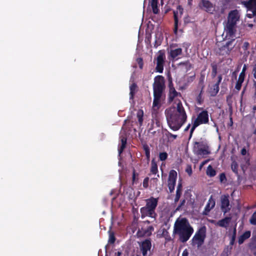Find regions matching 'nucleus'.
Listing matches in <instances>:
<instances>
[{"label": "nucleus", "instance_id": "36", "mask_svg": "<svg viewBox=\"0 0 256 256\" xmlns=\"http://www.w3.org/2000/svg\"><path fill=\"white\" fill-rule=\"evenodd\" d=\"M168 157V154L166 152H162L159 154V160L161 161L166 160Z\"/></svg>", "mask_w": 256, "mask_h": 256}, {"label": "nucleus", "instance_id": "27", "mask_svg": "<svg viewBox=\"0 0 256 256\" xmlns=\"http://www.w3.org/2000/svg\"><path fill=\"white\" fill-rule=\"evenodd\" d=\"M130 99H133L138 90L137 84L135 82L132 83L130 86Z\"/></svg>", "mask_w": 256, "mask_h": 256}, {"label": "nucleus", "instance_id": "4", "mask_svg": "<svg viewBox=\"0 0 256 256\" xmlns=\"http://www.w3.org/2000/svg\"><path fill=\"white\" fill-rule=\"evenodd\" d=\"M239 11L236 9L230 10L228 16L227 22L224 30L226 36L234 38L236 32V24L240 19Z\"/></svg>", "mask_w": 256, "mask_h": 256}, {"label": "nucleus", "instance_id": "49", "mask_svg": "<svg viewBox=\"0 0 256 256\" xmlns=\"http://www.w3.org/2000/svg\"><path fill=\"white\" fill-rule=\"evenodd\" d=\"M186 172L190 176L192 173V168L190 165H188L186 169Z\"/></svg>", "mask_w": 256, "mask_h": 256}, {"label": "nucleus", "instance_id": "23", "mask_svg": "<svg viewBox=\"0 0 256 256\" xmlns=\"http://www.w3.org/2000/svg\"><path fill=\"white\" fill-rule=\"evenodd\" d=\"M208 146L207 142L204 140H200L198 142H194L193 152L196 150L200 148H204Z\"/></svg>", "mask_w": 256, "mask_h": 256}, {"label": "nucleus", "instance_id": "7", "mask_svg": "<svg viewBox=\"0 0 256 256\" xmlns=\"http://www.w3.org/2000/svg\"><path fill=\"white\" fill-rule=\"evenodd\" d=\"M166 60V54L164 50L158 51L157 56L154 58V62H156L155 70L159 73H162Z\"/></svg>", "mask_w": 256, "mask_h": 256}, {"label": "nucleus", "instance_id": "41", "mask_svg": "<svg viewBox=\"0 0 256 256\" xmlns=\"http://www.w3.org/2000/svg\"><path fill=\"white\" fill-rule=\"evenodd\" d=\"M116 238L114 232H112L110 234L108 242L110 244H112L115 242Z\"/></svg>", "mask_w": 256, "mask_h": 256}, {"label": "nucleus", "instance_id": "54", "mask_svg": "<svg viewBox=\"0 0 256 256\" xmlns=\"http://www.w3.org/2000/svg\"><path fill=\"white\" fill-rule=\"evenodd\" d=\"M252 72L254 78L256 79V63L253 66Z\"/></svg>", "mask_w": 256, "mask_h": 256}, {"label": "nucleus", "instance_id": "34", "mask_svg": "<svg viewBox=\"0 0 256 256\" xmlns=\"http://www.w3.org/2000/svg\"><path fill=\"white\" fill-rule=\"evenodd\" d=\"M150 172L152 174H156L158 172V165L156 162H154V160H152Z\"/></svg>", "mask_w": 256, "mask_h": 256}, {"label": "nucleus", "instance_id": "33", "mask_svg": "<svg viewBox=\"0 0 256 256\" xmlns=\"http://www.w3.org/2000/svg\"><path fill=\"white\" fill-rule=\"evenodd\" d=\"M143 116L144 112L142 110H138L137 112L136 116L138 118V122L140 125L141 126L143 123Z\"/></svg>", "mask_w": 256, "mask_h": 256}, {"label": "nucleus", "instance_id": "17", "mask_svg": "<svg viewBox=\"0 0 256 256\" xmlns=\"http://www.w3.org/2000/svg\"><path fill=\"white\" fill-rule=\"evenodd\" d=\"M194 154L197 156H206L210 154L209 146H204V148H200L194 152Z\"/></svg>", "mask_w": 256, "mask_h": 256}, {"label": "nucleus", "instance_id": "12", "mask_svg": "<svg viewBox=\"0 0 256 256\" xmlns=\"http://www.w3.org/2000/svg\"><path fill=\"white\" fill-rule=\"evenodd\" d=\"M200 6L201 9L210 14H212L214 11L213 4L208 0H202Z\"/></svg>", "mask_w": 256, "mask_h": 256}, {"label": "nucleus", "instance_id": "30", "mask_svg": "<svg viewBox=\"0 0 256 256\" xmlns=\"http://www.w3.org/2000/svg\"><path fill=\"white\" fill-rule=\"evenodd\" d=\"M232 38V39L228 41L225 44L228 49L230 50V52H231L236 46V43H234L235 39L234 38Z\"/></svg>", "mask_w": 256, "mask_h": 256}, {"label": "nucleus", "instance_id": "22", "mask_svg": "<svg viewBox=\"0 0 256 256\" xmlns=\"http://www.w3.org/2000/svg\"><path fill=\"white\" fill-rule=\"evenodd\" d=\"M178 94H180V92H176L175 88H172L169 90L168 94V100L169 102H172L174 98H176Z\"/></svg>", "mask_w": 256, "mask_h": 256}, {"label": "nucleus", "instance_id": "26", "mask_svg": "<svg viewBox=\"0 0 256 256\" xmlns=\"http://www.w3.org/2000/svg\"><path fill=\"white\" fill-rule=\"evenodd\" d=\"M142 148L145 152L146 160L149 162L150 160V148L146 142L142 144Z\"/></svg>", "mask_w": 256, "mask_h": 256}, {"label": "nucleus", "instance_id": "29", "mask_svg": "<svg viewBox=\"0 0 256 256\" xmlns=\"http://www.w3.org/2000/svg\"><path fill=\"white\" fill-rule=\"evenodd\" d=\"M158 0H150V3L152 9V12L154 14H158L159 10L158 7Z\"/></svg>", "mask_w": 256, "mask_h": 256}, {"label": "nucleus", "instance_id": "59", "mask_svg": "<svg viewBox=\"0 0 256 256\" xmlns=\"http://www.w3.org/2000/svg\"><path fill=\"white\" fill-rule=\"evenodd\" d=\"M190 62H189L188 60V61H186V62H181L179 64V65H184V66H187L188 64H189Z\"/></svg>", "mask_w": 256, "mask_h": 256}, {"label": "nucleus", "instance_id": "61", "mask_svg": "<svg viewBox=\"0 0 256 256\" xmlns=\"http://www.w3.org/2000/svg\"><path fill=\"white\" fill-rule=\"evenodd\" d=\"M204 75H201L200 78V83H203L204 80Z\"/></svg>", "mask_w": 256, "mask_h": 256}, {"label": "nucleus", "instance_id": "57", "mask_svg": "<svg viewBox=\"0 0 256 256\" xmlns=\"http://www.w3.org/2000/svg\"><path fill=\"white\" fill-rule=\"evenodd\" d=\"M240 154L242 155V156H245L246 155V154H247V150H246V148H243L242 150H241V152H240Z\"/></svg>", "mask_w": 256, "mask_h": 256}, {"label": "nucleus", "instance_id": "9", "mask_svg": "<svg viewBox=\"0 0 256 256\" xmlns=\"http://www.w3.org/2000/svg\"><path fill=\"white\" fill-rule=\"evenodd\" d=\"M177 178V172L174 170H171L169 173L168 186L170 193L174 192Z\"/></svg>", "mask_w": 256, "mask_h": 256}, {"label": "nucleus", "instance_id": "28", "mask_svg": "<svg viewBox=\"0 0 256 256\" xmlns=\"http://www.w3.org/2000/svg\"><path fill=\"white\" fill-rule=\"evenodd\" d=\"M244 4L246 8L256 9V0H248L244 2Z\"/></svg>", "mask_w": 256, "mask_h": 256}, {"label": "nucleus", "instance_id": "16", "mask_svg": "<svg viewBox=\"0 0 256 256\" xmlns=\"http://www.w3.org/2000/svg\"><path fill=\"white\" fill-rule=\"evenodd\" d=\"M216 202L212 196H211L208 200L207 204H206L204 210V214H208V213L212 210L215 206Z\"/></svg>", "mask_w": 256, "mask_h": 256}, {"label": "nucleus", "instance_id": "31", "mask_svg": "<svg viewBox=\"0 0 256 256\" xmlns=\"http://www.w3.org/2000/svg\"><path fill=\"white\" fill-rule=\"evenodd\" d=\"M206 173L210 177H213L216 175V171L211 165L208 166Z\"/></svg>", "mask_w": 256, "mask_h": 256}, {"label": "nucleus", "instance_id": "8", "mask_svg": "<svg viewBox=\"0 0 256 256\" xmlns=\"http://www.w3.org/2000/svg\"><path fill=\"white\" fill-rule=\"evenodd\" d=\"M139 247L142 256L148 255V252L152 248V240L150 238H146L139 242Z\"/></svg>", "mask_w": 256, "mask_h": 256}, {"label": "nucleus", "instance_id": "43", "mask_svg": "<svg viewBox=\"0 0 256 256\" xmlns=\"http://www.w3.org/2000/svg\"><path fill=\"white\" fill-rule=\"evenodd\" d=\"M136 61L138 65L139 68L142 70L144 66L143 59L142 58H136Z\"/></svg>", "mask_w": 256, "mask_h": 256}, {"label": "nucleus", "instance_id": "21", "mask_svg": "<svg viewBox=\"0 0 256 256\" xmlns=\"http://www.w3.org/2000/svg\"><path fill=\"white\" fill-rule=\"evenodd\" d=\"M216 53L219 56H228L230 52V50L228 49L227 47L226 46V45H224L222 46L220 48H218L216 50Z\"/></svg>", "mask_w": 256, "mask_h": 256}, {"label": "nucleus", "instance_id": "63", "mask_svg": "<svg viewBox=\"0 0 256 256\" xmlns=\"http://www.w3.org/2000/svg\"><path fill=\"white\" fill-rule=\"evenodd\" d=\"M244 160H246V164L248 165L250 164V158H247V157H246L244 158Z\"/></svg>", "mask_w": 256, "mask_h": 256}, {"label": "nucleus", "instance_id": "10", "mask_svg": "<svg viewBox=\"0 0 256 256\" xmlns=\"http://www.w3.org/2000/svg\"><path fill=\"white\" fill-rule=\"evenodd\" d=\"M229 197L228 194H224L221 196L220 198V208L224 214L228 212L230 210Z\"/></svg>", "mask_w": 256, "mask_h": 256}, {"label": "nucleus", "instance_id": "58", "mask_svg": "<svg viewBox=\"0 0 256 256\" xmlns=\"http://www.w3.org/2000/svg\"><path fill=\"white\" fill-rule=\"evenodd\" d=\"M189 253L187 249H185L182 253V256H188Z\"/></svg>", "mask_w": 256, "mask_h": 256}, {"label": "nucleus", "instance_id": "64", "mask_svg": "<svg viewBox=\"0 0 256 256\" xmlns=\"http://www.w3.org/2000/svg\"><path fill=\"white\" fill-rule=\"evenodd\" d=\"M246 70V64H244V67L242 68V71L241 72H243L244 74H245Z\"/></svg>", "mask_w": 256, "mask_h": 256}, {"label": "nucleus", "instance_id": "56", "mask_svg": "<svg viewBox=\"0 0 256 256\" xmlns=\"http://www.w3.org/2000/svg\"><path fill=\"white\" fill-rule=\"evenodd\" d=\"M222 74H220L218 76V82L216 83V84H218V85H220V84L221 82H222Z\"/></svg>", "mask_w": 256, "mask_h": 256}, {"label": "nucleus", "instance_id": "13", "mask_svg": "<svg viewBox=\"0 0 256 256\" xmlns=\"http://www.w3.org/2000/svg\"><path fill=\"white\" fill-rule=\"evenodd\" d=\"M184 9L182 7L178 5L176 8V10L174 11V32L175 34L177 33L178 28V14L180 13V15H182L183 13Z\"/></svg>", "mask_w": 256, "mask_h": 256}, {"label": "nucleus", "instance_id": "2", "mask_svg": "<svg viewBox=\"0 0 256 256\" xmlns=\"http://www.w3.org/2000/svg\"><path fill=\"white\" fill-rule=\"evenodd\" d=\"M194 228L188 220L185 218H178L176 220L173 232L179 236V240L182 242H186L194 232Z\"/></svg>", "mask_w": 256, "mask_h": 256}, {"label": "nucleus", "instance_id": "6", "mask_svg": "<svg viewBox=\"0 0 256 256\" xmlns=\"http://www.w3.org/2000/svg\"><path fill=\"white\" fill-rule=\"evenodd\" d=\"M209 122L208 113L206 110H202L200 112L196 118L190 130L189 139L191 138L196 128L202 124H207Z\"/></svg>", "mask_w": 256, "mask_h": 256}, {"label": "nucleus", "instance_id": "24", "mask_svg": "<svg viewBox=\"0 0 256 256\" xmlns=\"http://www.w3.org/2000/svg\"><path fill=\"white\" fill-rule=\"evenodd\" d=\"M120 138L121 142V146L118 150L120 154L123 152L124 149L126 148L127 142V138L124 136H120Z\"/></svg>", "mask_w": 256, "mask_h": 256}, {"label": "nucleus", "instance_id": "47", "mask_svg": "<svg viewBox=\"0 0 256 256\" xmlns=\"http://www.w3.org/2000/svg\"><path fill=\"white\" fill-rule=\"evenodd\" d=\"M236 229L234 228V234L232 237V238L230 241V244L231 245H233L234 244L235 239H236Z\"/></svg>", "mask_w": 256, "mask_h": 256}, {"label": "nucleus", "instance_id": "42", "mask_svg": "<svg viewBox=\"0 0 256 256\" xmlns=\"http://www.w3.org/2000/svg\"><path fill=\"white\" fill-rule=\"evenodd\" d=\"M166 135L168 138L170 140H173L176 139L178 137L177 135L174 134L169 132H168Z\"/></svg>", "mask_w": 256, "mask_h": 256}, {"label": "nucleus", "instance_id": "35", "mask_svg": "<svg viewBox=\"0 0 256 256\" xmlns=\"http://www.w3.org/2000/svg\"><path fill=\"white\" fill-rule=\"evenodd\" d=\"M238 165L237 162L235 160L232 161L231 164V168L232 172L236 175H238Z\"/></svg>", "mask_w": 256, "mask_h": 256}, {"label": "nucleus", "instance_id": "15", "mask_svg": "<svg viewBox=\"0 0 256 256\" xmlns=\"http://www.w3.org/2000/svg\"><path fill=\"white\" fill-rule=\"evenodd\" d=\"M146 206L148 208L151 209L153 211H156V209L158 204V198H155L153 196L150 197L149 198L146 199Z\"/></svg>", "mask_w": 256, "mask_h": 256}, {"label": "nucleus", "instance_id": "14", "mask_svg": "<svg viewBox=\"0 0 256 256\" xmlns=\"http://www.w3.org/2000/svg\"><path fill=\"white\" fill-rule=\"evenodd\" d=\"M153 230L154 228L152 226H149L146 228H142L138 230L136 236L139 238L150 236L152 235Z\"/></svg>", "mask_w": 256, "mask_h": 256}, {"label": "nucleus", "instance_id": "32", "mask_svg": "<svg viewBox=\"0 0 256 256\" xmlns=\"http://www.w3.org/2000/svg\"><path fill=\"white\" fill-rule=\"evenodd\" d=\"M220 88L218 84H215L210 91V96H216L219 92Z\"/></svg>", "mask_w": 256, "mask_h": 256}, {"label": "nucleus", "instance_id": "40", "mask_svg": "<svg viewBox=\"0 0 256 256\" xmlns=\"http://www.w3.org/2000/svg\"><path fill=\"white\" fill-rule=\"evenodd\" d=\"M211 66H212V76L213 77H214L216 76V74H217V65L216 64H211Z\"/></svg>", "mask_w": 256, "mask_h": 256}, {"label": "nucleus", "instance_id": "45", "mask_svg": "<svg viewBox=\"0 0 256 256\" xmlns=\"http://www.w3.org/2000/svg\"><path fill=\"white\" fill-rule=\"evenodd\" d=\"M162 41V38H157V37L156 36V40L154 42V46L155 48H157L158 46H160L161 44Z\"/></svg>", "mask_w": 256, "mask_h": 256}, {"label": "nucleus", "instance_id": "18", "mask_svg": "<svg viewBox=\"0 0 256 256\" xmlns=\"http://www.w3.org/2000/svg\"><path fill=\"white\" fill-rule=\"evenodd\" d=\"M182 185L181 181L178 182L176 190V196L174 199V204L177 203L178 200H180V198L182 194Z\"/></svg>", "mask_w": 256, "mask_h": 256}, {"label": "nucleus", "instance_id": "38", "mask_svg": "<svg viewBox=\"0 0 256 256\" xmlns=\"http://www.w3.org/2000/svg\"><path fill=\"white\" fill-rule=\"evenodd\" d=\"M248 10L252 12V14H247L246 16L248 18H252L254 16H256V9L252 8H247Z\"/></svg>", "mask_w": 256, "mask_h": 256}, {"label": "nucleus", "instance_id": "53", "mask_svg": "<svg viewBox=\"0 0 256 256\" xmlns=\"http://www.w3.org/2000/svg\"><path fill=\"white\" fill-rule=\"evenodd\" d=\"M136 175L138 176V174H136L135 170L134 169L133 172H132V181L133 184L136 182Z\"/></svg>", "mask_w": 256, "mask_h": 256}, {"label": "nucleus", "instance_id": "11", "mask_svg": "<svg viewBox=\"0 0 256 256\" xmlns=\"http://www.w3.org/2000/svg\"><path fill=\"white\" fill-rule=\"evenodd\" d=\"M140 212L142 218H144L146 217H150L156 220L158 216L156 211H153L146 206H143L140 208Z\"/></svg>", "mask_w": 256, "mask_h": 256}, {"label": "nucleus", "instance_id": "55", "mask_svg": "<svg viewBox=\"0 0 256 256\" xmlns=\"http://www.w3.org/2000/svg\"><path fill=\"white\" fill-rule=\"evenodd\" d=\"M250 46V44L248 42H246L244 43L242 48L244 50H247Z\"/></svg>", "mask_w": 256, "mask_h": 256}, {"label": "nucleus", "instance_id": "3", "mask_svg": "<svg viewBox=\"0 0 256 256\" xmlns=\"http://www.w3.org/2000/svg\"><path fill=\"white\" fill-rule=\"evenodd\" d=\"M154 92V100L152 108L159 109L161 106L162 101L163 100V94L166 88L165 80L162 76H157L154 78L152 85Z\"/></svg>", "mask_w": 256, "mask_h": 256}, {"label": "nucleus", "instance_id": "1", "mask_svg": "<svg viewBox=\"0 0 256 256\" xmlns=\"http://www.w3.org/2000/svg\"><path fill=\"white\" fill-rule=\"evenodd\" d=\"M164 113L168 124L174 131L179 130L188 119L186 112L180 101L176 104V107L166 108Z\"/></svg>", "mask_w": 256, "mask_h": 256}, {"label": "nucleus", "instance_id": "19", "mask_svg": "<svg viewBox=\"0 0 256 256\" xmlns=\"http://www.w3.org/2000/svg\"><path fill=\"white\" fill-rule=\"evenodd\" d=\"M251 236V232L250 230L246 231L242 234L238 238V243L239 244H242L247 239L250 238Z\"/></svg>", "mask_w": 256, "mask_h": 256}, {"label": "nucleus", "instance_id": "25", "mask_svg": "<svg viewBox=\"0 0 256 256\" xmlns=\"http://www.w3.org/2000/svg\"><path fill=\"white\" fill-rule=\"evenodd\" d=\"M182 54V49L181 48H178L174 50H172L170 51V57L174 59L178 56Z\"/></svg>", "mask_w": 256, "mask_h": 256}, {"label": "nucleus", "instance_id": "50", "mask_svg": "<svg viewBox=\"0 0 256 256\" xmlns=\"http://www.w3.org/2000/svg\"><path fill=\"white\" fill-rule=\"evenodd\" d=\"M186 203V199H183L180 200V204L178 206V207L176 208V210H180V208L184 205Z\"/></svg>", "mask_w": 256, "mask_h": 256}, {"label": "nucleus", "instance_id": "51", "mask_svg": "<svg viewBox=\"0 0 256 256\" xmlns=\"http://www.w3.org/2000/svg\"><path fill=\"white\" fill-rule=\"evenodd\" d=\"M245 76H246V74H244L243 72H240L239 75L238 80L244 82V78H245Z\"/></svg>", "mask_w": 256, "mask_h": 256}, {"label": "nucleus", "instance_id": "5", "mask_svg": "<svg viewBox=\"0 0 256 256\" xmlns=\"http://www.w3.org/2000/svg\"><path fill=\"white\" fill-rule=\"evenodd\" d=\"M206 237V228L202 226L199 228L190 240V245L199 248L204 244Z\"/></svg>", "mask_w": 256, "mask_h": 256}, {"label": "nucleus", "instance_id": "48", "mask_svg": "<svg viewBox=\"0 0 256 256\" xmlns=\"http://www.w3.org/2000/svg\"><path fill=\"white\" fill-rule=\"evenodd\" d=\"M242 82H242L238 80V81L236 82V86H235V88L236 90H240L241 89Z\"/></svg>", "mask_w": 256, "mask_h": 256}, {"label": "nucleus", "instance_id": "60", "mask_svg": "<svg viewBox=\"0 0 256 256\" xmlns=\"http://www.w3.org/2000/svg\"><path fill=\"white\" fill-rule=\"evenodd\" d=\"M253 86H254V95L255 96H256V80H254Z\"/></svg>", "mask_w": 256, "mask_h": 256}, {"label": "nucleus", "instance_id": "37", "mask_svg": "<svg viewBox=\"0 0 256 256\" xmlns=\"http://www.w3.org/2000/svg\"><path fill=\"white\" fill-rule=\"evenodd\" d=\"M250 223L252 225H256V211L252 214L250 219Z\"/></svg>", "mask_w": 256, "mask_h": 256}, {"label": "nucleus", "instance_id": "44", "mask_svg": "<svg viewBox=\"0 0 256 256\" xmlns=\"http://www.w3.org/2000/svg\"><path fill=\"white\" fill-rule=\"evenodd\" d=\"M148 182L149 178L148 177H146L144 178L142 182V186L144 188H146L148 186Z\"/></svg>", "mask_w": 256, "mask_h": 256}, {"label": "nucleus", "instance_id": "39", "mask_svg": "<svg viewBox=\"0 0 256 256\" xmlns=\"http://www.w3.org/2000/svg\"><path fill=\"white\" fill-rule=\"evenodd\" d=\"M203 92V88H202V90L200 92V93L196 97V102L198 104H201L203 102V99L202 98V94Z\"/></svg>", "mask_w": 256, "mask_h": 256}, {"label": "nucleus", "instance_id": "46", "mask_svg": "<svg viewBox=\"0 0 256 256\" xmlns=\"http://www.w3.org/2000/svg\"><path fill=\"white\" fill-rule=\"evenodd\" d=\"M219 178H220V181L221 182H224V181L226 180V174L224 172L221 173L220 174Z\"/></svg>", "mask_w": 256, "mask_h": 256}, {"label": "nucleus", "instance_id": "62", "mask_svg": "<svg viewBox=\"0 0 256 256\" xmlns=\"http://www.w3.org/2000/svg\"><path fill=\"white\" fill-rule=\"evenodd\" d=\"M190 126H191V124H188V126H186V128H184V132L188 131L190 128Z\"/></svg>", "mask_w": 256, "mask_h": 256}, {"label": "nucleus", "instance_id": "52", "mask_svg": "<svg viewBox=\"0 0 256 256\" xmlns=\"http://www.w3.org/2000/svg\"><path fill=\"white\" fill-rule=\"evenodd\" d=\"M168 86L169 90H171V88H174V84H173V82H172V78H169L168 79Z\"/></svg>", "mask_w": 256, "mask_h": 256}, {"label": "nucleus", "instance_id": "20", "mask_svg": "<svg viewBox=\"0 0 256 256\" xmlns=\"http://www.w3.org/2000/svg\"><path fill=\"white\" fill-rule=\"evenodd\" d=\"M231 220L230 217H226L217 222V225L223 228H226L230 224Z\"/></svg>", "mask_w": 256, "mask_h": 256}]
</instances>
